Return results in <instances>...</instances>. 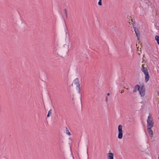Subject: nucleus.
Masks as SVG:
<instances>
[{
	"instance_id": "nucleus-1",
	"label": "nucleus",
	"mask_w": 159,
	"mask_h": 159,
	"mask_svg": "<svg viewBox=\"0 0 159 159\" xmlns=\"http://www.w3.org/2000/svg\"><path fill=\"white\" fill-rule=\"evenodd\" d=\"M146 65L144 64L142 65L141 70L145 75V80L146 82H147L149 80V75L148 70L146 67Z\"/></svg>"
},
{
	"instance_id": "nucleus-2",
	"label": "nucleus",
	"mask_w": 159,
	"mask_h": 159,
	"mask_svg": "<svg viewBox=\"0 0 159 159\" xmlns=\"http://www.w3.org/2000/svg\"><path fill=\"white\" fill-rule=\"evenodd\" d=\"M80 86L79 80L78 78H76L73 81L71 86L73 88L78 89H79L78 92L79 93H80Z\"/></svg>"
},
{
	"instance_id": "nucleus-3",
	"label": "nucleus",
	"mask_w": 159,
	"mask_h": 159,
	"mask_svg": "<svg viewBox=\"0 0 159 159\" xmlns=\"http://www.w3.org/2000/svg\"><path fill=\"white\" fill-rule=\"evenodd\" d=\"M147 122V127L148 128H152L153 126L154 123L153 121V119L152 116L150 114L148 116Z\"/></svg>"
},
{
	"instance_id": "nucleus-4",
	"label": "nucleus",
	"mask_w": 159,
	"mask_h": 159,
	"mask_svg": "<svg viewBox=\"0 0 159 159\" xmlns=\"http://www.w3.org/2000/svg\"><path fill=\"white\" fill-rule=\"evenodd\" d=\"M118 138L121 139L123 137V134L122 131V126L121 125H119L118 127Z\"/></svg>"
},
{
	"instance_id": "nucleus-5",
	"label": "nucleus",
	"mask_w": 159,
	"mask_h": 159,
	"mask_svg": "<svg viewBox=\"0 0 159 159\" xmlns=\"http://www.w3.org/2000/svg\"><path fill=\"white\" fill-rule=\"evenodd\" d=\"M139 93L142 97H143L145 94V89L143 86L140 87L139 90Z\"/></svg>"
},
{
	"instance_id": "nucleus-6",
	"label": "nucleus",
	"mask_w": 159,
	"mask_h": 159,
	"mask_svg": "<svg viewBox=\"0 0 159 159\" xmlns=\"http://www.w3.org/2000/svg\"><path fill=\"white\" fill-rule=\"evenodd\" d=\"M108 159H114V154L112 153H109L107 154Z\"/></svg>"
},
{
	"instance_id": "nucleus-7",
	"label": "nucleus",
	"mask_w": 159,
	"mask_h": 159,
	"mask_svg": "<svg viewBox=\"0 0 159 159\" xmlns=\"http://www.w3.org/2000/svg\"><path fill=\"white\" fill-rule=\"evenodd\" d=\"M151 128H148V131L150 137H152L153 136V131L151 129Z\"/></svg>"
},
{
	"instance_id": "nucleus-8",
	"label": "nucleus",
	"mask_w": 159,
	"mask_h": 159,
	"mask_svg": "<svg viewBox=\"0 0 159 159\" xmlns=\"http://www.w3.org/2000/svg\"><path fill=\"white\" fill-rule=\"evenodd\" d=\"M139 87H140V86H139V85H136L134 87V89L133 90V92L134 93L136 92L137 91V89L139 91Z\"/></svg>"
},
{
	"instance_id": "nucleus-9",
	"label": "nucleus",
	"mask_w": 159,
	"mask_h": 159,
	"mask_svg": "<svg viewBox=\"0 0 159 159\" xmlns=\"http://www.w3.org/2000/svg\"><path fill=\"white\" fill-rule=\"evenodd\" d=\"M134 31L136 34V35L137 36H139L140 33H139V31H138V30H137L136 28L135 27H134Z\"/></svg>"
},
{
	"instance_id": "nucleus-10",
	"label": "nucleus",
	"mask_w": 159,
	"mask_h": 159,
	"mask_svg": "<svg viewBox=\"0 0 159 159\" xmlns=\"http://www.w3.org/2000/svg\"><path fill=\"white\" fill-rule=\"evenodd\" d=\"M66 132L67 134L70 135H71L70 132L69 131V130L67 127L66 128Z\"/></svg>"
},
{
	"instance_id": "nucleus-11",
	"label": "nucleus",
	"mask_w": 159,
	"mask_h": 159,
	"mask_svg": "<svg viewBox=\"0 0 159 159\" xmlns=\"http://www.w3.org/2000/svg\"><path fill=\"white\" fill-rule=\"evenodd\" d=\"M63 10H64V11L65 12V14L66 15V18H67L68 16H67L66 9V8H65V9H64Z\"/></svg>"
},
{
	"instance_id": "nucleus-12",
	"label": "nucleus",
	"mask_w": 159,
	"mask_h": 159,
	"mask_svg": "<svg viewBox=\"0 0 159 159\" xmlns=\"http://www.w3.org/2000/svg\"><path fill=\"white\" fill-rule=\"evenodd\" d=\"M51 114H52L51 111V110H50L48 112V114L47 116V117H49L50 116V115Z\"/></svg>"
},
{
	"instance_id": "nucleus-13",
	"label": "nucleus",
	"mask_w": 159,
	"mask_h": 159,
	"mask_svg": "<svg viewBox=\"0 0 159 159\" xmlns=\"http://www.w3.org/2000/svg\"><path fill=\"white\" fill-rule=\"evenodd\" d=\"M98 4L99 6H101L102 5V0H99Z\"/></svg>"
},
{
	"instance_id": "nucleus-14",
	"label": "nucleus",
	"mask_w": 159,
	"mask_h": 159,
	"mask_svg": "<svg viewBox=\"0 0 159 159\" xmlns=\"http://www.w3.org/2000/svg\"><path fill=\"white\" fill-rule=\"evenodd\" d=\"M106 102H107L108 101V98L107 97L106 99Z\"/></svg>"
},
{
	"instance_id": "nucleus-15",
	"label": "nucleus",
	"mask_w": 159,
	"mask_h": 159,
	"mask_svg": "<svg viewBox=\"0 0 159 159\" xmlns=\"http://www.w3.org/2000/svg\"><path fill=\"white\" fill-rule=\"evenodd\" d=\"M137 37V39L138 40H139V36H138Z\"/></svg>"
},
{
	"instance_id": "nucleus-16",
	"label": "nucleus",
	"mask_w": 159,
	"mask_h": 159,
	"mask_svg": "<svg viewBox=\"0 0 159 159\" xmlns=\"http://www.w3.org/2000/svg\"><path fill=\"white\" fill-rule=\"evenodd\" d=\"M110 95V94L109 93H108L107 94V95L108 96H109Z\"/></svg>"
},
{
	"instance_id": "nucleus-17",
	"label": "nucleus",
	"mask_w": 159,
	"mask_h": 159,
	"mask_svg": "<svg viewBox=\"0 0 159 159\" xmlns=\"http://www.w3.org/2000/svg\"><path fill=\"white\" fill-rule=\"evenodd\" d=\"M124 92V91H122L121 92V93H123Z\"/></svg>"
},
{
	"instance_id": "nucleus-18",
	"label": "nucleus",
	"mask_w": 159,
	"mask_h": 159,
	"mask_svg": "<svg viewBox=\"0 0 159 159\" xmlns=\"http://www.w3.org/2000/svg\"><path fill=\"white\" fill-rule=\"evenodd\" d=\"M126 89L127 90H128V89H129V88H127Z\"/></svg>"
},
{
	"instance_id": "nucleus-19",
	"label": "nucleus",
	"mask_w": 159,
	"mask_h": 159,
	"mask_svg": "<svg viewBox=\"0 0 159 159\" xmlns=\"http://www.w3.org/2000/svg\"><path fill=\"white\" fill-rule=\"evenodd\" d=\"M131 20L132 21H133L132 20Z\"/></svg>"
},
{
	"instance_id": "nucleus-20",
	"label": "nucleus",
	"mask_w": 159,
	"mask_h": 159,
	"mask_svg": "<svg viewBox=\"0 0 159 159\" xmlns=\"http://www.w3.org/2000/svg\"><path fill=\"white\" fill-rule=\"evenodd\" d=\"M158 159H159V157H158Z\"/></svg>"
}]
</instances>
